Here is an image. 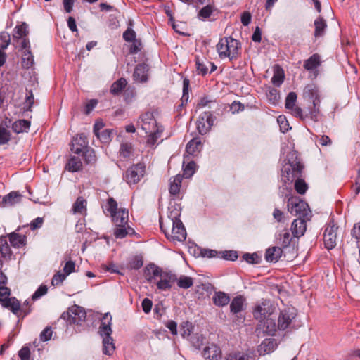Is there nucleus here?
I'll use <instances>...</instances> for the list:
<instances>
[{
    "instance_id": "obj_62",
    "label": "nucleus",
    "mask_w": 360,
    "mask_h": 360,
    "mask_svg": "<svg viewBox=\"0 0 360 360\" xmlns=\"http://www.w3.org/2000/svg\"><path fill=\"white\" fill-rule=\"evenodd\" d=\"M18 356L21 360H30V350L27 346H23L18 352Z\"/></svg>"
},
{
    "instance_id": "obj_41",
    "label": "nucleus",
    "mask_w": 360,
    "mask_h": 360,
    "mask_svg": "<svg viewBox=\"0 0 360 360\" xmlns=\"http://www.w3.org/2000/svg\"><path fill=\"white\" fill-rule=\"evenodd\" d=\"M27 28L28 25L25 22L17 25L14 29L13 38L19 39L26 36L28 33Z\"/></svg>"
},
{
    "instance_id": "obj_28",
    "label": "nucleus",
    "mask_w": 360,
    "mask_h": 360,
    "mask_svg": "<svg viewBox=\"0 0 360 360\" xmlns=\"http://www.w3.org/2000/svg\"><path fill=\"white\" fill-rule=\"evenodd\" d=\"M283 250L279 247H272L266 250L265 259L269 262H276L281 257Z\"/></svg>"
},
{
    "instance_id": "obj_59",
    "label": "nucleus",
    "mask_w": 360,
    "mask_h": 360,
    "mask_svg": "<svg viewBox=\"0 0 360 360\" xmlns=\"http://www.w3.org/2000/svg\"><path fill=\"white\" fill-rule=\"evenodd\" d=\"M281 245L283 246V248H287L291 241V238L290 233L285 230L283 234H281Z\"/></svg>"
},
{
    "instance_id": "obj_12",
    "label": "nucleus",
    "mask_w": 360,
    "mask_h": 360,
    "mask_svg": "<svg viewBox=\"0 0 360 360\" xmlns=\"http://www.w3.org/2000/svg\"><path fill=\"white\" fill-rule=\"evenodd\" d=\"M138 123L141 124V129L146 133H150L152 130H155V129L159 127L153 113L150 112H146L142 114L139 117ZM160 127L161 126H160Z\"/></svg>"
},
{
    "instance_id": "obj_20",
    "label": "nucleus",
    "mask_w": 360,
    "mask_h": 360,
    "mask_svg": "<svg viewBox=\"0 0 360 360\" xmlns=\"http://www.w3.org/2000/svg\"><path fill=\"white\" fill-rule=\"evenodd\" d=\"M304 95L311 100L313 106H317L320 103L319 92L314 85H307L304 89Z\"/></svg>"
},
{
    "instance_id": "obj_54",
    "label": "nucleus",
    "mask_w": 360,
    "mask_h": 360,
    "mask_svg": "<svg viewBox=\"0 0 360 360\" xmlns=\"http://www.w3.org/2000/svg\"><path fill=\"white\" fill-rule=\"evenodd\" d=\"M297 94L295 92H290L285 98V108L289 109L295 105Z\"/></svg>"
},
{
    "instance_id": "obj_42",
    "label": "nucleus",
    "mask_w": 360,
    "mask_h": 360,
    "mask_svg": "<svg viewBox=\"0 0 360 360\" xmlns=\"http://www.w3.org/2000/svg\"><path fill=\"white\" fill-rule=\"evenodd\" d=\"M281 176L285 182H292L294 180L292 177V166L290 162L285 164L281 171Z\"/></svg>"
},
{
    "instance_id": "obj_58",
    "label": "nucleus",
    "mask_w": 360,
    "mask_h": 360,
    "mask_svg": "<svg viewBox=\"0 0 360 360\" xmlns=\"http://www.w3.org/2000/svg\"><path fill=\"white\" fill-rule=\"evenodd\" d=\"M48 290V288L46 285H41L39 286V288L34 292V294L32 296V300H36L39 298H40L41 296L46 294Z\"/></svg>"
},
{
    "instance_id": "obj_31",
    "label": "nucleus",
    "mask_w": 360,
    "mask_h": 360,
    "mask_svg": "<svg viewBox=\"0 0 360 360\" xmlns=\"http://www.w3.org/2000/svg\"><path fill=\"white\" fill-rule=\"evenodd\" d=\"M34 56L30 49L25 50L22 53V66L29 69L34 65Z\"/></svg>"
},
{
    "instance_id": "obj_46",
    "label": "nucleus",
    "mask_w": 360,
    "mask_h": 360,
    "mask_svg": "<svg viewBox=\"0 0 360 360\" xmlns=\"http://www.w3.org/2000/svg\"><path fill=\"white\" fill-rule=\"evenodd\" d=\"M196 164L193 161L189 162L186 165H184L183 167V177L190 178L191 177L195 172Z\"/></svg>"
},
{
    "instance_id": "obj_29",
    "label": "nucleus",
    "mask_w": 360,
    "mask_h": 360,
    "mask_svg": "<svg viewBox=\"0 0 360 360\" xmlns=\"http://www.w3.org/2000/svg\"><path fill=\"white\" fill-rule=\"evenodd\" d=\"M79 156L80 155H78V156L74 155V156L71 157L68 160V161L65 165L66 169H68L69 172H76L81 170L82 168V162L81 161Z\"/></svg>"
},
{
    "instance_id": "obj_38",
    "label": "nucleus",
    "mask_w": 360,
    "mask_h": 360,
    "mask_svg": "<svg viewBox=\"0 0 360 360\" xmlns=\"http://www.w3.org/2000/svg\"><path fill=\"white\" fill-rule=\"evenodd\" d=\"M127 84V82L125 79L120 78L112 84L110 92L114 95L119 94L125 88Z\"/></svg>"
},
{
    "instance_id": "obj_47",
    "label": "nucleus",
    "mask_w": 360,
    "mask_h": 360,
    "mask_svg": "<svg viewBox=\"0 0 360 360\" xmlns=\"http://www.w3.org/2000/svg\"><path fill=\"white\" fill-rule=\"evenodd\" d=\"M295 191L301 195H303L306 193V191L308 189V185L300 177L297 178L295 182Z\"/></svg>"
},
{
    "instance_id": "obj_37",
    "label": "nucleus",
    "mask_w": 360,
    "mask_h": 360,
    "mask_svg": "<svg viewBox=\"0 0 360 360\" xmlns=\"http://www.w3.org/2000/svg\"><path fill=\"white\" fill-rule=\"evenodd\" d=\"M224 360H254L250 356L245 353L240 352H232L227 354Z\"/></svg>"
},
{
    "instance_id": "obj_2",
    "label": "nucleus",
    "mask_w": 360,
    "mask_h": 360,
    "mask_svg": "<svg viewBox=\"0 0 360 360\" xmlns=\"http://www.w3.org/2000/svg\"><path fill=\"white\" fill-rule=\"evenodd\" d=\"M180 210L172 207H169L167 218L164 221L160 218V226L166 238L174 242H182L186 238V229L180 220Z\"/></svg>"
},
{
    "instance_id": "obj_61",
    "label": "nucleus",
    "mask_w": 360,
    "mask_h": 360,
    "mask_svg": "<svg viewBox=\"0 0 360 360\" xmlns=\"http://www.w3.org/2000/svg\"><path fill=\"white\" fill-rule=\"evenodd\" d=\"M75 269V263L72 260L68 261L63 266V273L68 276L71 273L74 272Z\"/></svg>"
},
{
    "instance_id": "obj_36",
    "label": "nucleus",
    "mask_w": 360,
    "mask_h": 360,
    "mask_svg": "<svg viewBox=\"0 0 360 360\" xmlns=\"http://www.w3.org/2000/svg\"><path fill=\"white\" fill-rule=\"evenodd\" d=\"M0 254L2 257H10L11 255V248L7 243L6 236L0 237Z\"/></svg>"
},
{
    "instance_id": "obj_30",
    "label": "nucleus",
    "mask_w": 360,
    "mask_h": 360,
    "mask_svg": "<svg viewBox=\"0 0 360 360\" xmlns=\"http://www.w3.org/2000/svg\"><path fill=\"white\" fill-rule=\"evenodd\" d=\"M30 127V122L26 120H18L12 124V129L17 134L27 132Z\"/></svg>"
},
{
    "instance_id": "obj_51",
    "label": "nucleus",
    "mask_w": 360,
    "mask_h": 360,
    "mask_svg": "<svg viewBox=\"0 0 360 360\" xmlns=\"http://www.w3.org/2000/svg\"><path fill=\"white\" fill-rule=\"evenodd\" d=\"M11 42L10 34L6 32L0 33V50L6 49Z\"/></svg>"
},
{
    "instance_id": "obj_6",
    "label": "nucleus",
    "mask_w": 360,
    "mask_h": 360,
    "mask_svg": "<svg viewBox=\"0 0 360 360\" xmlns=\"http://www.w3.org/2000/svg\"><path fill=\"white\" fill-rule=\"evenodd\" d=\"M288 210L299 218L309 219L310 209L308 204L298 197H290L288 200Z\"/></svg>"
},
{
    "instance_id": "obj_56",
    "label": "nucleus",
    "mask_w": 360,
    "mask_h": 360,
    "mask_svg": "<svg viewBox=\"0 0 360 360\" xmlns=\"http://www.w3.org/2000/svg\"><path fill=\"white\" fill-rule=\"evenodd\" d=\"M11 290L5 286H0V302L1 304L7 301V299H10L9 295Z\"/></svg>"
},
{
    "instance_id": "obj_50",
    "label": "nucleus",
    "mask_w": 360,
    "mask_h": 360,
    "mask_svg": "<svg viewBox=\"0 0 360 360\" xmlns=\"http://www.w3.org/2000/svg\"><path fill=\"white\" fill-rule=\"evenodd\" d=\"M102 143H109L112 139V131L105 129L96 136Z\"/></svg>"
},
{
    "instance_id": "obj_60",
    "label": "nucleus",
    "mask_w": 360,
    "mask_h": 360,
    "mask_svg": "<svg viewBox=\"0 0 360 360\" xmlns=\"http://www.w3.org/2000/svg\"><path fill=\"white\" fill-rule=\"evenodd\" d=\"M136 32L131 28H127V30L123 33V39L126 41L132 42L136 40Z\"/></svg>"
},
{
    "instance_id": "obj_24",
    "label": "nucleus",
    "mask_w": 360,
    "mask_h": 360,
    "mask_svg": "<svg viewBox=\"0 0 360 360\" xmlns=\"http://www.w3.org/2000/svg\"><path fill=\"white\" fill-rule=\"evenodd\" d=\"M86 205V200L83 197L79 196L72 205V212L75 214L86 215L87 212Z\"/></svg>"
},
{
    "instance_id": "obj_14",
    "label": "nucleus",
    "mask_w": 360,
    "mask_h": 360,
    "mask_svg": "<svg viewBox=\"0 0 360 360\" xmlns=\"http://www.w3.org/2000/svg\"><path fill=\"white\" fill-rule=\"evenodd\" d=\"M88 147L87 137L84 134H80L73 138L70 150L71 151L78 155H80L82 152L86 149Z\"/></svg>"
},
{
    "instance_id": "obj_64",
    "label": "nucleus",
    "mask_w": 360,
    "mask_h": 360,
    "mask_svg": "<svg viewBox=\"0 0 360 360\" xmlns=\"http://www.w3.org/2000/svg\"><path fill=\"white\" fill-rule=\"evenodd\" d=\"M351 235L353 238L360 241V221L355 224L351 231Z\"/></svg>"
},
{
    "instance_id": "obj_35",
    "label": "nucleus",
    "mask_w": 360,
    "mask_h": 360,
    "mask_svg": "<svg viewBox=\"0 0 360 360\" xmlns=\"http://www.w3.org/2000/svg\"><path fill=\"white\" fill-rule=\"evenodd\" d=\"M284 81L283 70L277 66L274 68V75L271 78V82L276 86H280Z\"/></svg>"
},
{
    "instance_id": "obj_49",
    "label": "nucleus",
    "mask_w": 360,
    "mask_h": 360,
    "mask_svg": "<svg viewBox=\"0 0 360 360\" xmlns=\"http://www.w3.org/2000/svg\"><path fill=\"white\" fill-rule=\"evenodd\" d=\"M201 141L198 140V139H193L191 140L186 146V150L188 153L189 154H193L195 153L198 147L200 146Z\"/></svg>"
},
{
    "instance_id": "obj_27",
    "label": "nucleus",
    "mask_w": 360,
    "mask_h": 360,
    "mask_svg": "<svg viewBox=\"0 0 360 360\" xmlns=\"http://www.w3.org/2000/svg\"><path fill=\"white\" fill-rule=\"evenodd\" d=\"M212 301L214 305L222 307L229 304L230 302V297L228 294L224 292H215L212 297Z\"/></svg>"
},
{
    "instance_id": "obj_8",
    "label": "nucleus",
    "mask_w": 360,
    "mask_h": 360,
    "mask_svg": "<svg viewBox=\"0 0 360 360\" xmlns=\"http://www.w3.org/2000/svg\"><path fill=\"white\" fill-rule=\"evenodd\" d=\"M338 230V226L334 223L333 219L330 220L326 225L323 233V241L328 250H331L335 247Z\"/></svg>"
},
{
    "instance_id": "obj_3",
    "label": "nucleus",
    "mask_w": 360,
    "mask_h": 360,
    "mask_svg": "<svg viewBox=\"0 0 360 360\" xmlns=\"http://www.w3.org/2000/svg\"><path fill=\"white\" fill-rule=\"evenodd\" d=\"M240 49V43L231 37L220 39L217 44L219 58L221 59L228 58L230 61L235 60L239 57Z\"/></svg>"
},
{
    "instance_id": "obj_25",
    "label": "nucleus",
    "mask_w": 360,
    "mask_h": 360,
    "mask_svg": "<svg viewBox=\"0 0 360 360\" xmlns=\"http://www.w3.org/2000/svg\"><path fill=\"white\" fill-rule=\"evenodd\" d=\"M182 180L183 176L181 174H177L169 179V191L171 195L176 196L179 193Z\"/></svg>"
},
{
    "instance_id": "obj_52",
    "label": "nucleus",
    "mask_w": 360,
    "mask_h": 360,
    "mask_svg": "<svg viewBox=\"0 0 360 360\" xmlns=\"http://www.w3.org/2000/svg\"><path fill=\"white\" fill-rule=\"evenodd\" d=\"M277 122L279 124L281 131L283 133H285L289 129H291V127H290V124H289L288 121L287 120L285 116H284V115L278 116L277 118Z\"/></svg>"
},
{
    "instance_id": "obj_9",
    "label": "nucleus",
    "mask_w": 360,
    "mask_h": 360,
    "mask_svg": "<svg viewBox=\"0 0 360 360\" xmlns=\"http://www.w3.org/2000/svg\"><path fill=\"white\" fill-rule=\"evenodd\" d=\"M145 166L143 164H136L130 167L125 173V180L129 184H136L144 176Z\"/></svg>"
},
{
    "instance_id": "obj_34",
    "label": "nucleus",
    "mask_w": 360,
    "mask_h": 360,
    "mask_svg": "<svg viewBox=\"0 0 360 360\" xmlns=\"http://www.w3.org/2000/svg\"><path fill=\"white\" fill-rule=\"evenodd\" d=\"M134 233V229L129 227V225L122 226H115V229L114 230V235L115 238L120 239L124 238L129 234H133Z\"/></svg>"
},
{
    "instance_id": "obj_23",
    "label": "nucleus",
    "mask_w": 360,
    "mask_h": 360,
    "mask_svg": "<svg viewBox=\"0 0 360 360\" xmlns=\"http://www.w3.org/2000/svg\"><path fill=\"white\" fill-rule=\"evenodd\" d=\"M245 299L242 295H238L232 300L230 304V311L233 314H237L245 309Z\"/></svg>"
},
{
    "instance_id": "obj_48",
    "label": "nucleus",
    "mask_w": 360,
    "mask_h": 360,
    "mask_svg": "<svg viewBox=\"0 0 360 360\" xmlns=\"http://www.w3.org/2000/svg\"><path fill=\"white\" fill-rule=\"evenodd\" d=\"M80 156H82L84 158L86 163H92L96 160L95 152L89 147H87L86 149L84 150Z\"/></svg>"
},
{
    "instance_id": "obj_45",
    "label": "nucleus",
    "mask_w": 360,
    "mask_h": 360,
    "mask_svg": "<svg viewBox=\"0 0 360 360\" xmlns=\"http://www.w3.org/2000/svg\"><path fill=\"white\" fill-rule=\"evenodd\" d=\"M133 152V147L131 143H123L120 148V155L123 158H129Z\"/></svg>"
},
{
    "instance_id": "obj_21",
    "label": "nucleus",
    "mask_w": 360,
    "mask_h": 360,
    "mask_svg": "<svg viewBox=\"0 0 360 360\" xmlns=\"http://www.w3.org/2000/svg\"><path fill=\"white\" fill-rule=\"evenodd\" d=\"M2 306L10 309L11 311L17 316H19V313L20 311H24L25 315L30 312V310L25 311V309L20 308V303L15 297H11L10 299H7V301L3 303Z\"/></svg>"
},
{
    "instance_id": "obj_57",
    "label": "nucleus",
    "mask_w": 360,
    "mask_h": 360,
    "mask_svg": "<svg viewBox=\"0 0 360 360\" xmlns=\"http://www.w3.org/2000/svg\"><path fill=\"white\" fill-rule=\"evenodd\" d=\"M66 277L67 276L64 273L58 271L53 276L51 283L53 285H58L63 282Z\"/></svg>"
},
{
    "instance_id": "obj_4",
    "label": "nucleus",
    "mask_w": 360,
    "mask_h": 360,
    "mask_svg": "<svg viewBox=\"0 0 360 360\" xmlns=\"http://www.w3.org/2000/svg\"><path fill=\"white\" fill-rule=\"evenodd\" d=\"M112 318L111 314L105 313L101 320L99 327V334L103 338V352L106 355H112L115 349L113 339L111 337Z\"/></svg>"
},
{
    "instance_id": "obj_1",
    "label": "nucleus",
    "mask_w": 360,
    "mask_h": 360,
    "mask_svg": "<svg viewBox=\"0 0 360 360\" xmlns=\"http://www.w3.org/2000/svg\"><path fill=\"white\" fill-rule=\"evenodd\" d=\"M275 310L276 307L269 300H262L255 304L252 314L259 321L257 330L269 335L275 334Z\"/></svg>"
},
{
    "instance_id": "obj_17",
    "label": "nucleus",
    "mask_w": 360,
    "mask_h": 360,
    "mask_svg": "<svg viewBox=\"0 0 360 360\" xmlns=\"http://www.w3.org/2000/svg\"><path fill=\"white\" fill-rule=\"evenodd\" d=\"M149 67L146 63L138 64L133 73L134 80L136 82H145L148 79Z\"/></svg>"
},
{
    "instance_id": "obj_53",
    "label": "nucleus",
    "mask_w": 360,
    "mask_h": 360,
    "mask_svg": "<svg viewBox=\"0 0 360 360\" xmlns=\"http://www.w3.org/2000/svg\"><path fill=\"white\" fill-rule=\"evenodd\" d=\"M190 81L187 78H184L183 80V95L181 97L182 104L184 102H187L188 100V91H189Z\"/></svg>"
},
{
    "instance_id": "obj_10",
    "label": "nucleus",
    "mask_w": 360,
    "mask_h": 360,
    "mask_svg": "<svg viewBox=\"0 0 360 360\" xmlns=\"http://www.w3.org/2000/svg\"><path fill=\"white\" fill-rule=\"evenodd\" d=\"M295 317V313L290 309L282 310L278 317V323L275 322V333L277 330H284L291 324Z\"/></svg>"
},
{
    "instance_id": "obj_13",
    "label": "nucleus",
    "mask_w": 360,
    "mask_h": 360,
    "mask_svg": "<svg viewBox=\"0 0 360 360\" xmlns=\"http://www.w3.org/2000/svg\"><path fill=\"white\" fill-rule=\"evenodd\" d=\"M176 280L177 277L176 275L171 272L162 271L155 284L158 289L166 290L170 289Z\"/></svg>"
},
{
    "instance_id": "obj_18",
    "label": "nucleus",
    "mask_w": 360,
    "mask_h": 360,
    "mask_svg": "<svg viewBox=\"0 0 360 360\" xmlns=\"http://www.w3.org/2000/svg\"><path fill=\"white\" fill-rule=\"evenodd\" d=\"M162 269L155 264L148 265L145 268V277L150 283H156L160 275L162 274Z\"/></svg>"
},
{
    "instance_id": "obj_33",
    "label": "nucleus",
    "mask_w": 360,
    "mask_h": 360,
    "mask_svg": "<svg viewBox=\"0 0 360 360\" xmlns=\"http://www.w3.org/2000/svg\"><path fill=\"white\" fill-rule=\"evenodd\" d=\"M11 245L14 248H20L25 245L26 238L25 236L13 232L8 235Z\"/></svg>"
},
{
    "instance_id": "obj_44",
    "label": "nucleus",
    "mask_w": 360,
    "mask_h": 360,
    "mask_svg": "<svg viewBox=\"0 0 360 360\" xmlns=\"http://www.w3.org/2000/svg\"><path fill=\"white\" fill-rule=\"evenodd\" d=\"M290 162L292 166V177L295 179L300 177L304 169V165L297 160Z\"/></svg>"
},
{
    "instance_id": "obj_40",
    "label": "nucleus",
    "mask_w": 360,
    "mask_h": 360,
    "mask_svg": "<svg viewBox=\"0 0 360 360\" xmlns=\"http://www.w3.org/2000/svg\"><path fill=\"white\" fill-rule=\"evenodd\" d=\"M176 281L177 282V285L183 289H188L193 284V278L184 275L181 276Z\"/></svg>"
},
{
    "instance_id": "obj_26",
    "label": "nucleus",
    "mask_w": 360,
    "mask_h": 360,
    "mask_svg": "<svg viewBox=\"0 0 360 360\" xmlns=\"http://www.w3.org/2000/svg\"><path fill=\"white\" fill-rule=\"evenodd\" d=\"M321 64V57L318 53H314L304 62L303 67L308 71H313Z\"/></svg>"
},
{
    "instance_id": "obj_19",
    "label": "nucleus",
    "mask_w": 360,
    "mask_h": 360,
    "mask_svg": "<svg viewBox=\"0 0 360 360\" xmlns=\"http://www.w3.org/2000/svg\"><path fill=\"white\" fill-rule=\"evenodd\" d=\"M277 342L274 338H267L259 345L257 352L260 356L273 352L277 347Z\"/></svg>"
},
{
    "instance_id": "obj_63",
    "label": "nucleus",
    "mask_w": 360,
    "mask_h": 360,
    "mask_svg": "<svg viewBox=\"0 0 360 360\" xmlns=\"http://www.w3.org/2000/svg\"><path fill=\"white\" fill-rule=\"evenodd\" d=\"M222 257L226 260L234 261L238 258V254L234 250H226L222 252Z\"/></svg>"
},
{
    "instance_id": "obj_16",
    "label": "nucleus",
    "mask_w": 360,
    "mask_h": 360,
    "mask_svg": "<svg viewBox=\"0 0 360 360\" xmlns=\"http://www.w3.org/2000/svg\"><path fill=\"white\" fill-rule=\"evenodd\" d=\"M22 195L18 191H11L8 194L4 195L0 202L1 207H8L13 206L21 202Z\"/></svg>"
},
{
    "instance_id": "obj_11",
    "label": "nucleus",
    "mask_w": 360,
    "mask_h": 360,
    "mask_svg": "<svg viewBox=\"0 0 360 360\" xmlns=\"http://www.w3.org/2000/svg\"><path fill=\"white\" fill-rule=\"evenodd\" d=\"M212 114L210 112H202L197 121V129L200 134H207L213 125Z\"/></svg>"
},
{
    "instance_id": "obj_43",
    "label": "nucleus",
    "mask_w": 360,
    "mask_h": 360,
    "mask_svg": "<svg viewBox=\"0 0 360 360\" xmlns=\"http://www.w3.org/2000/svg\"><path fill=\"white\" fill-rule=\"evenodd\" d=\"M11 140V131L0 124V146L8 144Z\"/></svg>"
},
{
    "instance_id": "obj_39",
    "label": "nucleus",
    "mask_w": 360,
    "mask_h": 360,
    "mask_svg": "<svg viewBox=\"0 0 360 360\" xmlns=\"http://www.w3.org/2000/svg\"><path fill=\"white\" fill-rule=\"evenodd\" d=\"M162 130V127H160L155 129V130H152L150 133H148L149 135L147 139V144L151 146H154L160 137Z\"/></svg>"
},
{
    "instance_id": "obj_15",
    "label": "nucleus",
    "mask_w": 360,
    "mask_h": 360,
    "mask_svg": "<svg viewBox=\"0 0 360 360\" xmlns=\"http://www.w3.org/2000/svg\"><path fill=\"white\" fill-rule=\"evenodd\" d=\"M202 356L205 360H221V350L217 345L211 344L204 348Z\"/></svg>"
},
{
    "instance_id": "obj_7",
    "label": "nucleus",
    "mask_w": 360,
    "mask_h": 360,
    "mask_svg": "<svg viewBox=\"0 0 360 360\" xmlns=\"http://www.w3.org/2000/svg\"><path fill=\"white\" fill-rule=\"evenodd\" d=\"M86 317V313L82 307L74 305L61 315V319L65 320L69 324L80 325Z\"/></svg>"
},
{
    "instance_id": "obj_55",
    "label": "nucleus",
    "mask_w": 360,
    "mask_h": 360,
    "mask_svg": "<svg viewBox=\"0 0 360 360\" xmlns=\"http://www.w3.org/2000/svg\"><path fill=\"white\" fill-rule=\"evenodd\" d=\"M53 331L51 327H46L40 333L39 338L42 342H46L51 340Z\"/></svg>"
},
{
    "instance_id": "obj_5",
    "label": "nucleus",
    "mask_w": 360,
    "mask_h": 360,
    "mask_svg": "<svg viewBox=\"0 0 360 360\" xmlns=\"http://www.w3.org/2000/svg\"><path fill=\"white\" fill-rule=\"evenodd\" d=\"M108 211L110 212L112 220L115 226H122L128 225L129 212L124 208L117 209V203L112 198L108 200Z\"/></svg>"
},
{
    "instance_id": "obj_32",
    "label": "nucleus",
    "mask_w": 360,
    "mask_h": 360,
    "mask_svg": "<svg viewBox=\"0 0 360 360\" xmlns=\"http://www.w3.org/2000/svg\"><path fill=\"white\" fill-rule=\"evenodd\" d=\"M315 31L314 36L315 37H322L324 34L325 30L327 27V24L326 20L319 17L314 21Z\"/></svg>"
},
{
    "instance_id": "obj_22",
    "label": "nucleus",
    "mask_w": 360,
    "mask_h": 360,
    "mask_svg": "<svg viewBox=\"0 0 360 360\" xmlns=\"http://www.w3.org/2000/svg\"><path fill=\"white\" fill-rule=\"evenodd\" d=\"M291 231L295 237L302 236L306 231V219L301 218L295 219L291 225Z\"/></svg>"
}]
</instances>
